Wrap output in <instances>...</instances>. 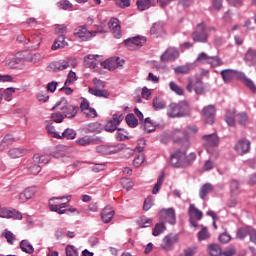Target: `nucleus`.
<instances>
[{"instance_id": "f257e3e1", "label": "nucleus", "mask_w": 256, "mask_h": 256, "mask_svg": "<svg viewBox=\"0 0 256 256\" xmlns=\"http://www.w3.org/2000/svg\"><path fill=\"white\" fill-rule=\"evenodd\" d=\"M168 117L175 119L177 117H190L191 106L187 101H180L179 103H171L167 112Z\"/></svg>"}, {"instance_id": "f03ea898", "label": "nucleus", "mask_w": 256, "mask_h": 256, "mask_svg": "<svg viewBox=\"0 0 256 256\" xmlns=\"http://www.w3.org/2000/svg\"><path fill=\"white\" fill-rule=\"evenodd\" d=\"M55 109L57 111H61L66 119H75L79 111V106L69 104V101H67L65 98H61L60 101L53 106L52 110L55 111Z\"/></svg>"}, {"instance_id": "7ed1b4c3", "label": "nucleus", "mask_w": 256, "mask_h": 256, "mask_svg": "<svg viewBox=\"0 0 256 256\" xmlns=\"http://www.w3.org/2000/svg\"><path fill=\"white\" fill-rule=\"evenodd\" d=\"M71 201V195L63 196V197H57L52 198L49 200V207L52 211H55L56 213H59V215H65L67 213V210H65V207H67V203Z\"/></svg>"}, {"instance_id": "20e7f679", "label": "nucleus", "mask_w": 256, "mask_h": 256, "mask_svg": "<svg viewBox=\"0 0 256 256\" xmlns=\"http://www.w3.org/2000/svg\"><path fill=\"white\" fill-rule=\"evenodd\" d=\"M69 67H72V69H75V67H77V59L73 57H69L64 60L52 62L48 66V69L50 71H54L55 73H57V71H65V69H69Z\"/></svg>"}, {"instance_id": "39448f33", "label": "nucleus", "mask_w": 256, "mask_h": 256, "mask_svg": "<svg viewBox=\"0 0 256 256\" xmlns=\"http://www.w3.org/2000/svg\"><path fill=\"white\" fill-rule=\"evenodd\" d=\"M97 33H103V30L89 31L86 25H82L74 30V37L80 41H90V39H93Z\"/></svg>"}, {"instance_id": "423d86ee", "label": "nucleus", "mask_w": 256, "mask_h": 256, "mask_svg": "<svg viewBox=\"0 0 256 256\" xmlns=\"http://www.w3.org/2000/svg\"><path fill=\"white\" fill-rule=\"evenodd\" d=\"M188 216L191 227H199L197 221L203 219V211L195 207V204H190L188 208Z\"/></svg>"}, {"instance_id": "0eeeda50", "label": "nucleus", "mask_w": 256, "mask_h": 256, "mask_svg": "<svg viewBox=\"0 0 256 256\" xmlns=\"http://www.w3.org/2000/svg\"><path fill=\"white\" fill-rule=\"evenodd\" d=\"M208 37L205 23L198 24L196 30L192 33L194 43H207Z\"/></svg>"}, {"instance_id": "6e6552de", "label": "nucleus", "mask_w": 256, "mask_h": 256, "mask_svg": "<svg viewBox=\"0 0 256 256\" xmlns=\"http://www.w3.org/2000/svg\"><path fill=\"white\" fill-rule=\"evenodd\" d=\"M186 89L189 93L194 89L196 95H203V93H205V86H203V80L201 77L196 78L195 82L191 77H189Z\"/></svg>"}, {"instance_id": "1a4fd4ad", "label": "nucleus", "mask_w": 256, "mask_h": 256, "mask_svg": "<svg viewBox=\"0 0 256 256\" xmlns=\"http://www.w3.org/2000/svg\"><path fill=\"white\" fill-rule=\"evenodd\" d=\"M123 119H125L123 114H113L112 119H110L104 126L105 131H107L108 133H113L114 131H117V127L121 125Z\"/></svg>"}, {"instance_id": "9d476101", "label": "nucleus", "mask_w": 256, "mask_h": 256, "mask_svg": "<svg viewBox=\"0 0 256 256\" xmlns=\"http://www.w3.org/2000/svg\"><path fill=\"white\" fill-rule=\"evenodd\" d=\"M123 149H125L124 144L102 145L97 147L98 153H103V155H115V153H119V151H123Z\"/></svg>"}, {"instance_id": "9b49d317", "label": "nucleus", "mask_w": 256, "mask_h": 256, "mask_svg": "<svg viewBox=\"0 0 256 256\" xmlns=\"http://www.w3.org/2000/svg\"><path fill=\"white\" fill-rule=\"evenodd\" d=\"M175 243H179V235L168 234L163 238L160 247L164 249V251H173V245H175Z\"/></svg>"}, {"instance_id": "f8f14e48", "label": "nucleus", "mask_w": 256, "mask_h": 256, "mask_svg": "<svg viewBox=\"0 0 256 256\" xmlns=\"http://www.w3.org/2000/svg\"><path fill=\"white\" fill-rule=\"evenodd\" d=\"M243 72H239L233 69H224L220 72V75L224 81V83H231L233 79H241V75Z\"/></svg>"}, {"instance_id": "ddd939ff", "label": "nucleus", "mask_w": 256, "mask_h": 256, "mask_svg": "<svg viewBox=\"0 0 256 256\" xmlns=\"http://www.w3.org/2000/svg\"><path fill=\"white\" fill-rule=\"evenodd\" d=\"M201 139L204 142L207 153H210L209 147H219V143H220L219 136H217L215 133L203 135Z\"/></svg>"}, {"instance_id": "4468645a", "label": "nucleus", "mask_w": 256, "mask_h": 256, "mask_svg": "<svg viewBox=\"0 0 256 256\" xmlns=\"http://www.w3.org/2000/svg\"><path fill=\"white\" fill-rule=\"evenodd\" d=\"M160 217L161 219H164V221H167V223H170V225H175V223H177L175 209L173 208H163L160 210Z\"/></svg>"}, {"instance_id": "2eb2a0df", "label": "nucleus", "mask_w": 256, "mask_h": 256, "mask_svg": "<svg viewBox=\"0 0 256 256\" xmlns=\"http://www.w3.org/2000/svg\"><path fill=\"white\" fill-rule=\"evenodd\" d=\"M215 113H216L215 106L208 105L204 107L202 110V114H203L205 123H207L208 125H213V123H215Z\"/></svg>"}, {"instance_id": "dca6fc26", "label": "nucleus", "mask_w": 256, "mask_h": 256, "mask_svg": "<svg viewBox=\"0 0 256 256\" xmlns=\"http://www.w3.org/2000/svg\"><path fill=\"white\" fill-rule=\"evenodd\" d=\"M108 28L113 37L121 39V22L117 18H111L108 22Z\"/></svg>"}, {"instance_id": "f3484780", "label": "nucleus", "mask_w": 256, "mask_h": 256, "mask_svg": "<svg viewBox=\"0 0 256 256\" xmlns=\"http://www.w3.org/2000/svg\"><path fill=\"white\" fill-rule=\"evenodd\" d=\"M124 43L128 49H134V47H143V45L147 43V39L143 36H136L134 38L126 39Z\"/></svg>"}, {"instance_id": "a211bd4d", "label": "nucleus", "mask_w": 256, "mask_h": 256, "mask_svg": "<svg viewBox=\"0 0 256 256\" xmlns=\"http://www.w3.org/2000/svg\"><path fill=\"white\" fill-rule=\"evenodd\" d=\"M250 150L251 142L247 139H241L235 145V151L238 153V155H245L246 153H249Z\"/></svg>"}, {"instance_id": "6ab92c4d", "label": "nucleus", "mask_w": 256, "mask_h": 256, "mask_svg": "<svg viewBox=\"0 0 256 256\" xmlns=\"http://www.w3.org/2000/svg\"><path fill=\"white\" fill-rule=\"evenodd\" d=\"M178 57L179 50H177V48L170 47L161 55V61H175Z\"/></svg>"}, {"instance_id": "aec40b11", "label": "nucleus", "mask_w": 256, "mask_h": 256, "mask_svg": "<svg viewBox=\"0 0 256 256\" xmlns=\"http://www.w3.org/2000/svg\"><path fill=\"white\" fill-rule=\"evenodd\" d=\"M35 193H37V189L35 187H28L19 194L18 199L20 203H27L29 199H33V197H35Z\"/></svg>"}, {"instance_id": "412c9836", "label": "nucleus", "mask_w": 256, "mask_h": 256, "mask_svg": "<svg viewBox=\"0 0 256 256\" xmlns=\"http://www.w3.org/2000/svg\"><path fill=\"white\" fill-rule=\"evenodd\" d=\"M170 163L172 167H185V165H183V151L177 150L174 154H172L170 158Z\"/></svg>"}, {"instance_id": "4be33fe9", "label": "nucleus", "mask_w": 256, "mask_h": 256, "mask_svg": "<svg viewBox=\"0 0 256 256\" xmlns=\"http://www.w3.org/2000/svg\"><path fill=\"white\" fill-rule=\"evenodd\" d=\"M113 217H115V210L111 206H107L102 210L101 220L103 223H111Z\"/></svg>"}, {"instance_id": "5701e85b", "label": "nucleus", "mask_w": 256, "mask_h": 256, "mask_svg": "<svg viewBox=\"0 0 256 256\" xmlns=\"http://www.w3.org/2000/svg\"><path fill=\"white\" fill-rule=\"evenodd\" d=\"M213 191H215V186H213V184L211 183L203 184L200 187V191H199L200 199L205 200L207 198V195H209V193H213Z\"/></svg>"}, {"instance_id": "b1692460", "label": "nucleus", "mask_w": 256, "mask_h": 256, "mask_svg": "<svg viewBox=\"0 0 256 256\" xmlns=\"http://www.w3.org/2000/svg\"><path fill=\"white\" fill-rule=\"evenodd\" d=\"M195 159H197V154L192 152L189 155H187V151L182 150V165H184V167L191 165L193 161H195Z\"/></svg>"}, {"instance_id": "393cba45", "label": "nucleus", "mask_w": 256, "mask_h": 256, "mask_svg": "<svg viewBox=\"0 0 256 256\" xmlns=\"http://www.w3.org/2000/svg\"><path fill=\"white\" fill-rule=\"evenodd\" d=\"M76 143L81 147H87L88 145H95V143H97V139L93 138V136H84V137L78 138L76 140Z\"/></svg>"}, {"instance_id": "a878e982", "label": "nucleus", "mask_w": 256, "mask_h": 256, "mask_svg": "<svg viewBox=\"0 0 256 256\" xmlns=\"http://www.w3.org/2000/svg\"><path fill=\"white\" fill-rule=\"evenodd\" d=\"M69 43L65 41V36L59 35L52 45V51H57V49H65Z\"/></svg>"}, {"instance_id": "bb28decb", "label": "nucleus", "mask_w": 256, "mask_h": 256, "mask_svg": "<svg viewBox=\"0 0 256 256\" xmlns=\"http://www.w3.org/2000/svg\"><path fill=\"white\" fill-rule=\"evenodd\" d=\"M136 5L139 11H147L150 7H154L155 0H137Z\"/></svg>"}, {"instance_id": "cd10ccee", "label": "nucleus", "mask_w": 256, "mask_h": 256, "mask_svg": "<svg viewBox=\"0 0 256 256\" xmlns=\"http://www.w3.org/2000/svg\"><path fill=\"white\" fill-rule=\"evenodd\" d=\"M240 81H242V83H244V85H246V87H248V89H250L252 93H256L255 83L253 82V80L247 78V76H245V73L243 72L242 74H240Z\"/></svg>"}, {"instance_id": "c85d7f7f", "label": "nucleus", "mask_w": 256, "mask_h": 256, "mask_svg": "<svg viewBox=\"0 0 256 256\" xmlns=\"http://www.w3.org/2000/svg\"><path fill=\"white\" fill-rule=\"evenodd\" d=\"M88 93H90V95H94L95 97H103L104 99H109L111 95L107 90L93 89V88H89Z\"/></svg>"}, {"instance_id": "c756f323", "label": "nucleus", "mask_w": 256, "mask_h": 256, "mask_svg": "<svg viewBox=\"0 0 256 256\" xmlns=\"http://www.w3.org/2000/svg\"><path fill=\"white\" fill-rule=\"evenodd\" d=\"M15 142V138H13V135L7 134L3 140L0 142V151H5L9 145H13Z\"/></svg>"}, {"instance_id": "7c9ffc66", "label": "nucleus", "mask_w": 256, "mask_h": 256, "mask_svg": "<svg viewBox=\"0 0 256 256\" xmlns=\"http://www.w3.org/2000/svg\"><path fill=\"white\" fill-rule=\"evenodd\" d=\"M151 35H156V37H160L165 33V29L163 28V24L161 22L154 23L150 29Z\"/></svg>"}, {"instance_id": "2f4dec72", "label": "nucleus", "mask_w": 256, "mask_h": 256, "mask_svg": "<svg viewBox=\"0 0 256 256\" xmlns=\"http://www.w3.org/2000/svg\"><path fill=\"white\" fill-rule=\"evenodd\" d=\"M49 161H51V156H49V155L35 154L33 156V163L47 165V163H49Z\"/></svg>"}, {"instance_id": "473e14b6", "label": "nucleus", "mask_w": 256, "mask_h": 256, "mask_svg": "<svg viewBox=\"0 0 256 256\" xmlns=\"http://www.w3.org/2000/svg\"><path fill=\"white\" fill-rule=\"evenodd\" d=\"M20 249L24 253H28V255H32V253L35 252V248H33V245H31L27 240H22L20 242Z\"/></svg>"}, {"instance_id": "72a5a7b5", "label": "nucleus", "mask_w": 256, "mask_h": 256, "mask_svg": "<svg viewBox=\"0 0 256 256\" xmlns=\"http://www.w3.org/2000/svg\"><path fill=\"white\" fill-rule=\"evenodd\" d=\"M46 131L49 135L54 137V139H61V135H59V132L55 130V126H53L51 121H46Z\"/></svg>"}, {"instance_id": "f704fd0d", "label": "nucleus", "mask_w": 256, "mask_h": 256, "mask_svg": "<svg viewBox=\"0 0 256 256\" xmlns=\"http://www.w3.org/2000/svg\"><path fill=\"white\" fill-rule=\"evenodd\" d=\"M208 253L210 256H221L223 255V250L219 244H211L208 246Z\"/></svg>"}, {"instance_id": "c9c22d12", "label": "nucleus", "mask_w": 256, "mask_h": 256, "mask_svg": "<svg viewBox=\"0 0 256 256\" xmlns=\"http://www.w3.org/2000/svg\"><path fill=\"white\" fill-rule=\"evenodd\" d=\"M96 57H99L98 55H92L89 54L84 58V65L85 67H91L92 69H95L97 67V62H95Z\"/></svg>"}, {"instance_id": "e433bc0d", "label": "nucleus", "mask_w": 256, "mask_h": 256, "mask_svg": "<svg viewBox=\"0 0 256 256\" xmlns=\"http://www.w3.org/2000/svg\"><path fill=\"white\" fill-rule=\"evenodd\" d=\"M244 60L246 63H249L250 65H253V63H256V50L255 49H248Z\"/></svg>"}, {"instance_id": "4c0bfd02", "label": "nucleus", "mask_w": 256, "mask_h": 256, "mask_svg": "<svg viewBox=\"0 0 256 256\" xmlns=\"http://www.w3.org/2000/svg\"><path fill=\"white\" fill-rule=\"evenodd\" d=\"M19 61L20 60L16 57H6L4 63L6 67H9V69H17V67L19 66Z\"/></svg>"}, {"instance_id": "58836bf2", "label": "nucleus", "mask_w": 256, "mask_h": 256, "mask_svg": "<svg viewBox=\"0 0 256 256\" xmlns=\"http://www.w3.org/2000/svg\"><path fill=\"white\" fill-rule=\"evenodd\" d=\"M166 229L167 227L165 226V223L163 222L157 223L152 231V235L154 237H159V235H161L162 233H165Z\"/></svg>"}, {"instance_id": "ea45409f", "label": "nucleus", "mask_w": 256, "mask_h": 256, "mask_svg": "<svg viewBox=\"0 0 256 256\" xmlns=\"http://www.w3.org/2000/svg\"><path fill=\"white\" fill-rule=\"evenodd\" d=\"M77 137V132L72 128H66L62 135H60V139H75Z\"/></svg>"}, {"instance_id": "a19ab883", "label": "nucleus", "mask_w": 256, "mask_h": 256, "mask_svg": "<svg viewBox=\"0 0 256 256\" xmlns=\"http://www.w3.org/2000/svg\"><path fill=\"white\" fill-rule=\"evenodd\" d=\"M174 73H176L177 75H187V74L191 73V66L183 65V66L175 67Z\"/></svg>"}, {"instance_id": "79ce46f5", "label": "nucleus", "mask_w": 256, "mask_h": 256, "mask_svg": "<svg viewBox=\"0 0 256 256\" xmlns=\"http://www.w3.org/2000/svg\"><path fill=\"white\" fill-rule=\"evenodd\" d=\"M144 131L146 133H153L155 131V123L149 117L144 120Z\"/></svg>"}, {"instance_id": "37998d69", "label": "nucleus", "mask_w": 256, "mask_h": 256, "mask_svg": "<svg viewBox=\"0 0 256 256\" xmlns=\"http://www.w3.org/2000/svg\"><path fill=\"white\" fill-rule=\"evenodd\" d=\"M23 153V148H12L8 151V155L11 157V159H18V157H23Z\"/></svg>"}, {"instance_id": "c03bdc74", "label": "nucleus", "mask_w": 256, "mask_h": 256, "mask_svg": "<svg viewBox=\"0 0 256 256\" xmlns=\"http://www.w3.org/2000/svg\"><path fill=\"white\" fill-rule=\"evenodd\" d=\"M208 65H211V67H221V65H225V62H223V60L218 56H210Z\"/></svg>"}, {"instance_id": "a18cd8bd", "label": "nucleus", "mask_w": 256, "mask_h": 256, "mask_svg": "<svg viewBox=\"0 0 256 256\" xmlns=\"http://www.w3.org/2000/svg\"><path fill=\"white\" fill-rule=\"evenodd\" d=\"M126 123L127 125H129L132 128L137 127V125H139V121L137 120V118L135 117V114L130 113L126 116Z\"/></svg>"}, {"instance_id": "49530a36", "label": "nucleus", "mask_w": 256, "mask_h": 256, "mask_svg": "<svg viewBox=\"0 0 256 256\" xmlns=\"http://www.w3.org/2000/svg\"><path fill=\"white\" fill-rule=\"evenodd\" d=\"M163 181H165V175H160L157 179V183L154 185L152 189V194L157 195L159 191H161V185H163Z\"/></svg>"}, {"instance_id": "de8ad7c7", "label": "nucleus", "mask_w": 256, "mask_h": 256, "mask_svg": "<svg viewBox=\"0 0 256 256\" xmlns=\"http://www.w3.org/2000/svg\"><path fill=\"white\" fill-rule=\"evenodd\" d=\"M152 105L155 111H161V109H165V107H167V104L159 98H154Z\"/></svg>"}, {"instance_id": "09e8293b", "label": "nucleus", "mask_w": 256, "mask_h": 256, "mask_svg": "<svg viewBox=\"0 0 256 256\" xmlns=\"http://www.w3.org/2000/svg\"><path fill=\"white\" fill-rule=\"evenodd\" d=\"M7 219H14V220L21 221V219H23V215L21 214V212L17 211L16 209H11V210H8Z\"/></svg>"}, {"instance_id": "8fccbe9b", "label": "nucleus", "mask_w": 256, "mask_h": 256, "mask_svg": "<svg viewBox=\"0 0 256 256\" xmlns=\"http://www.w3.org/2000/svg\"><path fill=\"white\" fill-rule=\"evenodd\" d=\"M169 88L176 95H183V93H184L183 88H181V86H179V84L175 83V81L169 82Z\"/></svg>"}, {"instance_id": "3c124183", "label": "nucleus", "mask_w": 256, "mask_h": 256, "mask_svg": "<svg viewBox=\"0 0 256 256\" xmlns=\"http://www.w3.org/2000/svg\"><path fill=\"white\" fill-rule=\"evenodd\" d=\"M28 171L31 175H39V173H41V166L39 163H31L28 166Z\"/></svg>"}, {"instance_id": "603ef678", "label": "nucleus", "mask_w": 256, "mask_h": 256, "mask_svg": "<svg viewBox=\"0 0 256 256\" xmlns=\"http://www.w3.org/2000/svg\"><path fill=\"white\" fill-rule=\"evenodd\" d=\"M77 81V74L73 71H70L68 73L67 79L64 83L65 87H69L70 85H73Z\"/></svg>"}, {"instance_id": "864d4df0", "label": "nucleus", "mask_w": 256, "mask_h": 256, "mask_svg": "<svg viewBox=\"0 0 256 256\" xmlns=\"http://www.w3.org/2000/svg\"><path fill=\"white\" fill-rule=\"evenodd\" d=\"M211 237V234H209V229L207 227H202L201 231L198 232V239L200 241H205Z\"/></svg>"}, {"instance_id": "5fc2aeb1", "label": "nucleus", "mask_w": 256, "mask_h": 256, "mask_svg": "<svg viewBox=\"0 0 256 256\" xmlns=\"http://www.w3.org/2000/svg\"><path fill=\"white\" fill-rule=\"evenodd\" d=\"M230 191L232 195H239L241 190L239 189V182L237 180H232L230 183Z\"/></svg>"}, {"instance_id": "6e6d98bb", "label": "nucleus", "mask_w": 256, "mask_h": 256, "mask_svg": "<svg viewBox=\"0 0 256 256\" xmlns=\"http://www.w3.org/2000/svg\"><path fill=\"white\" fill-rule=\"evenodd\" d=\"M3 237H5L7 243H9L10 245H13V243H15V234H13V232L5 230L3 232Z\"/></svg>"}, {"instance_id": "4d7b16f0", "label": "nucleus", "mask_w": 256, "mask_h": 256, "mask_svg": "<svg viewBox=\"0 0 256 256\" xmlns=\"http://www.w3.org/2000/svg\"><path fill=\"white\" fill-rule=\"evenodd\" d=\"M211 58V56L207 55V53L205 52H201L198 57L196 58V63H209V59Z\"/></svg>"}, {"instance_id": "13d9d810", "label": "nucleus", "mask_w": 256, "mask_h": 256, "mask_svg": "<svg viewBox=\"0 0 256 256\" xmlns=\"http://www.w3.org/2000/svg\"><path fill=\"white\" fill-rule=\"evenodd\" d=\"M121 185L126 191H130V189H133V181L128 178H122L121 179Z\"/></svg>"}, {"instance_id": "bf43d9fd", "label": "nucleus", "mask_w": 256, "mask_h": 256, "mask_svg": "<svg viewBox=\"0 0 256 256\" xmlns=\"http://www.w3.org/2000/svg\"><path fill=\"white\" fill-rule=\"evenodd\" d=\"M174 141L175 143H181L184 149H189L191 147V141L187 137L181 139H174Z\"/></svg>"}, {"instance_id": "052dcab7", "label": "nucleus", "mask_w": 256, "mask_h": 256, "mask_svg": "<svg viewBox=\"0 0 256 256\" xmlns=\"http://www.w3.org/2000/svg\"><path fill=\"white\" fill-rule=\"evenodd\" d=\"M51 119L54 123H63L65 116L61 112H55L51 115Z\"/></svg>"}, {"instance_id": "680f3d73", "label": "nucleus", "mask_w": 256, "mask_h": 256, "mask_svg": "<svg viewBox=\"0 0 256 256\" xmlns=\"http://www.w3.org/2000/svg\"><path fill=\"white\" fill-rule=\"evenodd\" d=\"M226 123L229 127H235V112L226 114Z\"/></svg>"}, {"instance_id": "e2e57ef3", "label": "nucleus", "mask_w": 256, "mask_h": 256, "mask_svg": "<svg viewBox=\"0 0 256 256\" xmlns=\"http://www.w3.org/2000/svg\"><path fill=\"white\" fill-rule=\"evenodd\" d=\"M63 149H65V147L63 146H58L56 148V152H53V157H55V159H61V157H65V151H63Z\"/></svg>"}, {"instance_id": "0e129e2a", "label": "nucleus", "mask_w": 256, "mask_h": 256, "mask_svg": "<svg viewBox=\"0 0 256 256\" xmlns=\"http://www.w3.org/2000/svg\"><path fill=\"white\" fill-rule=\"evenodd\" d=\"M250 231H251V228H240L237 232V238L244 239L247 235H249Z\"/></svg>"}, {"instance_id": "69168bd1", "label": "nucleus", "mask_w": 256, "mask_h": 256, "mask_svg": "<svg viewBox=\"0 0 256 256\" xmlns=\"http://www.w3.org/2000/svg\"><path fill=\"white\" fill-rule=\"evenodd\" d=\"M55 32L57 33V35H67V27L65 26V24H58L56 25V29Z\"/></svg>"}, {"instance_id": "338daca9", "label": "nucleus", "mask_w": 256, "mask_h": 256, "mask_svg": "<svg viewBox=\"0 0 256 256\" xmlns=\"http://www.w3.org/2000/svg\"><path fill=\"white\" fill-rule=\"evenodd\" d=\"M197 255V246H192L184 250V255L180 254V256H194Z\"/></svg>"}, {"instance_id": "774afa93", "label": "nucleus", "mask_w": 256, "mask_h": 256, "mask_svg": "<svg viewBox=\"0 0 256 256\" xmlns=\"http://www.w3.org/2000/svg\"><path fill=\"white\" fill-rule=\"evenodd\" d=\"M66 256H79V252L75 246L69 245L66 247Z\"/></svg>"}]
</instances>
